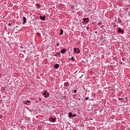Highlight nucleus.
Listing matches in <instances>:
<instances>
[{
    "label": "nucleus",
    "mask_w": 130,
    "mask_h": 130,
    "mask_svg": "<svg viewBox=\"0 0 130 130\" xmlns=\"http://www.w3.org/2000/svg\"><path fill=\"white\" fill-rule=\"evenodd\" d=\"M76 114H74L73 115H72V117H76Z\"/></svg>",
    "instance_id": "nucleus-18"
},
{
    "label": "nucleus",
    "mask_w": 130,
    "mask_h": 130,
    "mask_svg": "<svg viewBox=\"0 0 130 130\" xmlns=\"http://www.w3.org/2000/svg\"><path fill=\"white\" fill-rule=\"evenodd\" d=\"M71 60H75V57H71Z\"/></svg>",
    "instance_id": "nucleus-17"
},
{
    "label": "nucleus",
    "mask_w": 130,
    "mask_h": 130,
    "mask_svg": "<svg viewBox=\"0 0 130 130\" xmlns=\"http://www.w3.org/2000/svg\"><path fill=\"white\" fill-rule=\"evenodd\" d=\"M40 19L42 21H45V16H40Z\"/></svg>",
    "instance_id": "nucleus-7"
},
{
    "label": "nucleus",
    "mask_w": 130,
    "mask_h": 130,
    "mask_svg": "<svg viewBox=\"0 0 130 130\" xmlns=\"http://www.w3.org/2000/svg\"><path fill=\"white\" fill-rule=\"evenodd\" d=\"M118 100H120L121 102H123V98H118Z\"/></svg>",
    "instance_id": "nucleus-16"
},
{
    "label": "nucleus",
    "mask_w": 130,
    "mask_h": 130,
    "mask_svg": "<svg viewBox=\"0 0 130 130\" xmlns=\"http://www.w3.org/2000/svg\"><path fill=\"white\" fill-rule=\"evenodd\" d=\"M54 68L56 70H57V69H58V68H59V64H56L55 65H54Z\"/></svg>",
    "instance_id": "nucleus-6"
},
{
    "label": "nucleus",
    "mask_w": 130,
    "mask_h": 130,
    "mask_svg": "<svg viewBox=\"0 0 130 130\" xmlns=\"http://www.w3.org/2000/svg\"><path fill=\"white\" fill-rule=\"evenodd\" d=\"M50 121H51V122H54V121H55V119L53 118H51L50 119Z\"/></svg>",
    "instance_id": "nucleus-8"
},
{
    "label": "nucleus",
    "mask_w": 130,
    "mask_h": 130,
    "mask_svg": "<svg viewBox=\"0 0 130 130\" xmlns=\"http://www.w3.org/2000/svg\"><path fill=\"white\" fill-rule=\"evenodd\" d=\"M88 29H89V28H88V27H87V30H88Z\"/></svg>",
    "instance_id": "nucleus-26"
},
{
    "label": "nucleus",
    "mask_w": 130,
    "mask_h": 130,
    "mask_svg": "<svg viewBox=\"0 0 130 130\" xmlns=\"http://www.w3.org/2000/svg\"><path fill=\"white\" fill-rule=\"evenodd\" d=\"M82 20L85 23H89V18H83Z\"/></svg>",
    "instance_id": "nucleus-3"
},
{
    "label": "nucleus",
    "mask_w": 130,
    "mask_h": 130,
    "mask_svg": "<svg viewBox=\"0 0 130 130\" xmlns=\"http://www.w3.org/2000/svg\"><path fill=\"white\" fill-rule=\"evenodd\" d=\"M66 51H67V49H62L60 51V52H61V53L63 54V53H66Z\"/></svg>",
    "instance_id": "nucleus-5"
},
{
    "label": "nucleus",
    "mask_w": 130,
    "mask_h": 130,
    "mask_svg": "<svg viewBox=\"0 0 130 130\" xmlns=\"http://www.w3.org/2000/svg\"><path fill=\"white\" fill-rule=\"evenodd\" d=\"M88 99H89V98H88V97H87V98H85V100H86V101L88 100Z\"/></svg>",
    "instance_id": "nucleus-21"
},
{
    "label": "nucleus",
    "mask_w": 130,
    "mask_h": 130,
    "mask_svg": "<svg viewBox=\"0 0 130 130\" xmlns=\"http://www.w3.org/2000/svg\"><path fill=\"white\" fill-rule=\"evenodd\" d=\"M56 45V46H59V45L58 44V43H57Z\"/></svg>",
    "instance_id": "nucleus-23"
},
{
    "label": "nucleus",
    "mask_w": 130,
    "mask_h": 130,
    "mask_svg": "<svg viewBox=\"0 0 130 130\" xmlns=\"http://www.w3.org/2000/svg\"><path fill=\"white\" fill-rule=\"evenodd\" d=\"M29 102H30V101H24V104L27 105V104L29 103Z\"/></svg>",
    "instance_id": "nucleus-14"
},
{
    "label": "nucleus",
    "mask_w": 130,
    "mask_h": 130,
    "mask_svg": "<svg viewBox=\"0 0 130 130\" xmlns=\"http://www.w3.org/2000/svg\"><path fill=\"white\" fill-rule=\"evenodd\" d=\"M39 101H41V98H39Z\"/></svg>",
    "instance_id": "nucleus-22"
},
{
    "label": "nucleus",
    "mask_w": 130,
    "mask_h": 130,
    "mask_svg": "<svg viewBox=\"0 0 130 130\" xmlns=\"http://www.w3.org/2000/svg\"><path fill=\"white\" fill-rule=\"evenodd\" d=\"M118 23H119V24H121V23H122V22L119 18H118Z\"/></svg>",
    "instance_id": "nucleus-15"
},
{
    "label": "nucleus",
    "mask_w": 130,
    "mask_h": 130,
    "mask_svg": "<svg viewBox=\"0 0 130 130\" xmlns=\"http://www.w3.org/2000/svg\"><path fill=\"white\" fill-rule=\"evenodd\" d=\"M122 60H125V59H124V58H122Z\"/></svg>",
    "instance_id": "nucleus-24"
},
{
    "label": "nucleus",
    "mask_w": 130,
    "mask_h": 130,
    "mask_svg": "<svg viewBox=\"0 0 130 130\" xmlns=\"http://www.w3.org/2000/svg\"><path fill=\"white\" fill-rule=\"evenodd\" d=\"M74 52L75 53H80V49H79V48H74Z\"/></svg>",
    "instance_id": "nucleus-1"
},
{
    "label": "nucleus",
    "mask_w": 130,
    "mask_h": 130,
    "mask_svg": "<svg viewBox=\"0 0 130 130\" xmlns=\"http://www.w3.org/2000/svg\"><path fill=\"white\" fill-rule=\"evenodd\" d=\"M129 17H130V14H129Z\"/></svg>",
    "instance_id": "nucleus-27"
},
{
    "label": "nucleus",
    "mask_w": 130,
    "mask_h": 130,
    "mask_svg": "<svg viewBox=\"0 0 130 130\" xmlns=\"http://www.w3.org/2000/svg\"><path fill=\"white\" fill-rule=\"evenodd\" d=\"M36 6L37 7V8H41V5H40V4H37Z\"/></svg>",
    "instance_id": "nucleus-12"
},
{
    "label": "nucleus",
    "mask_w": 130,
    "mask_h": 130,
    "mask_svg": "<svg viewBox=\"0 0 130 130\" xmlns=\"http://www.w3.org/2000/svg\"><path fill=\"white\" fill-rule=\"evenodd\" d=\"M9 26H11V23L8 24Z\"/></svg>",
    "instance_id": "nucleus-25"
},
{
    "label": "nucleus",
    "mask_w": 130,
    "mask_h": 130,
    "mask_svg": "<svg viewBox=\"0 0 130 130\" xmlns=\"http://www.w3.org/2000/svg\"><path fill=\"white\" fill-rule=\"evenodd\" d=\"M60 35H62L63 34V30L62 29H60Z\"/></svg>",
    "instance_id": "nucleus-11"
},
{
    "label": "nucleus",
    "mask_w": 130,
    "mask_h": 130,
    "mask_svg": "<svg viewBox=\"0 0 130 130\" xmlns=\"http://www.w3.org/2000/svg\"><path fill=\"white\" fill-rule=\"evenodd\" d=\"M118 32H119L120 33H122V30H121V28H119L118 29Z\"/></svg>",
    "instance_id": "nucleus-13"
},
{
    "label": "nucleus",
    "mask_w": 130,
    "mask_h": 130,
    "mask_svg": "<svg viewBox=\"0 0 130 130\" xmlns=\"http://www.w3.org/2000/svg\"><path fill=\"white\" fill-rule=\"evenodd\" d=\"M69 118L73 117V113H72V112H70L69 113Z\"/></svg>",
    "instance_id": "nucleus-10"
},
{
    "label": "nucleus",
    "mask_w": 130,
    "mask_h": 130,
    "mask_svg": "<svg viewBox=\"0 0 130 130\" xmlns=\"http://www.w3.org/2000/svg\"><path fill=\"white\" fill-rule=\"evenodd\" d=\"M64 86H66V87H69V86H70V84H69V82H65L64 83Z\"/></svg>",
    "instance_id": "nucleus-9"
},
{
    "label": "nucleus",
    "mask_w": 130,
    "mask_h": 130,
    "mask_svg": "<svg viewBox=\"0 0 130 130\" xmlns=\"http://www.w3.org/2000/svg\"><path fill=\"white\" fill-rule=\"evenodd\" d=\"M102 23L101 22H99L98 23V25L99 26H100L101 25Z\"/></svg>",
    "instance_id": "nucleus-19"
},
{
    "label": "nucleus",
    "mask_w": 130,
    "mask_h": 130,
    "mask_svg": "<svg viewBox=\"0 0 130 130\" xmlns=\"http://www.w3.org/2000/svg\"><path fill=\"white\" fill-rule=\"evenodd\" d=\"M43 95L45 96V98H48L49 93H48L47 91H46L43 93Z\"/></svg>",
    "instance_id": "nucleus-2"
},
{
    "label": "nucleus",
    "mask_w": 130,
    "mask_h": 130,
    "mask_svg": "<svg viewBox=\"0 0 130 130\" xmlns=\"http://www.w3.org/2000/svg\"><path fill=\"white\" fill-rule=\"evenodd\" d=\"M23 23L22 24L24 25V24H26V23H27V19L26 18V17H24L23 18Z\"/></svg>",
    "instance_id": "nucleus-4"
},
{
    "label": "nucleus",
    "mask_w": 130,
    "mask_h": 130,
    "mask_svg": "<svg viewBox=\"0 0 130 130\" xmlns=\"http://www.w3.org/2000/svg\"><path fill=\"white\" fill-rule=\"evenodd\" d=\"M76 92H77V90L75 89V90H74V93H76Z\"/></svg>",
    "instance_id": "nucleus-20"
}]
</instances>
